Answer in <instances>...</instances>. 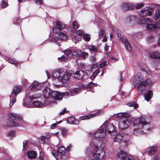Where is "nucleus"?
I'll return each mask as SVG.
<instances>
[{"instance_id": "nucleus-1", "label": "nucleus", "mask_w": 160, "mask_h": 160, "mask_svg": "<svg viewBox=\"0 0 160 160\" xmlns=\"http://www.w3.org/2000/svg\"><path fill=\"white\" fill-rule=\"evenodd\" d=\"M149 119L144 116L139 118H136L132 121V126L131 127V132L137 135L141 134L145 131H150L151 130L150 126Z\"/></svg>"}, {"instance_id": "nucleus-2", "label": "nucleus", "mask_w": 160, "mask_h": 160, "mask_svg": "<svg viewBox=\"0 0 160 160\" xmlns=\"http://www.w3.org/2000/svg\"><path fill=\"white\" fill-rule=\"evenodd\" d=\"M143 76L140 72H138L135 76L133 84L134 86L138 88V93L141 94L144 90L146 85H149L152 83V81L150 79H148L144 81Z\"/></svg>"}, {"instance_id": "nucleus-3", "label": "nucleus", "mask_w": 160, "mask_h": 160, "mask_svg": "<svg viewBox=\"0 0 160 160\" xmlns=\"http://www.w3.org/2000/svg\"><path fill=\"white\" fill-rule=\"evenodd\" d=\"M118 119L121 121L119 122V128L120 129L125 130L128 128L131 125V122L128 118L131 115L129 112H119L115 115Z\"/></svg>"}, {"instance_id": "nucleus-4", "label": "nucleus", "mask_w": 160, "mask_h": 160, "mask_svg": "<svg viewBox=\"0 0 160 160\" xmlns=\"http://www.w3.org/2000/svg\"><path fill=\"white\" fill-rule=\"evenodd\" d=\"M100 145L98 143L93 144V142H90V145L93 150V158L92 160H102L105 155V152L98 147Z\"/></svg>"}, {"instance_id": "nucleus-5", "label": "nucleus", "mask_w": 160, "mask_h": 160, "mask_svg": "<svg viewBox=\"0 0 160 160\" xmlns=\"http://www.w3.org/2000/svg\"><path fill=\"white\" fill-rule=\"evenodd\" d=\"M106 132L104 130L101 128L98 130L94 133L95 138L93 139L91 142H93V144L98 143V145H101V141L106 136Z\"/></svg>"}, {"instance_id": "nucleus-6", "label": "nucleus", "mask_w": 160, "mask_h": 160, "mask_svg": "<svg viewBox=\"0 0 160 160\" xmlns=\"http://www.w3.org/2000/svg\"><path fill=\"white\" fill-rule=\"evenodd\" d=\"M66 152V148L63 147H61L58 149V151L56 150H52L51 153L56 159L60 160Z\"/></svg>"}, {"instance_id": "nucleus-7", "label": "nucleus", "mask_w": 160, "mask_h": 160, "mask_svg": "<svg viewBox=\"0 0 160 160\" xmlns=\"http://www.w3.org/2000/svg\"><path fill=\"white\" fill-rule=\"evenodd\" d=\"M63 93L57 91H51V104L57 103V101L61 100L63 98Z\"/></svg>"}, {"instance_id": "nucleus-8", "label": "nucleus", "mask_w": 160, "mask_h": 160, "mask_svg": "<svg viewBox=\"0 0 160 160\" xmlns=\"http://www.w3.org/2000/svg\"><path fill=\"white\" fill-rule=\"evenodd\" d=\"M101 128L103 129L105 132L111 133L114 132L116 128L114 125L108 121H106L101 126Z\"/></svg>"}, {"instance_id": "nucleus-9", "label": "nucleus", "mask_w": 160, "mask_h": 160, "mask_svg": "<svg viewBox=\"0 0 160 160\" xmlns=\"http://www.w3.org/2000/svg\"><path fill=\"white\" fill-rule=\"evenodd\" d=\"M130 21L134 20L138 24H142L145 23H150L151 20L148 18H139L135 16H132L129 19Z\"/></svg>"}, {"instance_id": "nucleus-10", "label": "nucleus", "mask_w": 160, "mask_h": 160, "mask_svg": "<svg viewBox=\"0 0 160 160\" xmlns=\"http://www.w3.org/2000/svg\"><path fill=\"white\" fill-rule=\"evenodd\" d=\"M60 76L59 78V80L62 82H65L68 81L70 78L72 74V71H64L62 70V72H61Z\"/></svg>"}, {"instance_id": "nucleus-11", "label": "nucleus", "mask_w": 160, "mask_h": 160, "mask_svg": "<svg viewBox=\"0 0 160 160\" xmlns=\"http://www.w3.org/2000/svg\"><path fill=\"white\" fill-rule=\"evenodd\" d=\"M118 39L122 43L124 44L126 49L128 51H130L131 50V47L130 43L128 40L125 37H121V34L119 33H117Z\"/></svg>"}, {"instance_id": "nucleus-12", "label": "nucleus", "mask_w": 160, "mask_h": 160, "mask_svg": "<svg viewBox=\"0 0 160 160\" xmlns=\"http://www.w3.org/2000/svg\"><path fill=\"white\" fill-rule=\"evenodd\" d=\"M50 135L49 134H47L45 136H41L38 138L39 142L41 144L44 143L48 144L49 140Z\"/></svg>"}, {"instance_id": "nucleus-13", "label": "nucleus", "mask_w": 160, "mask_h": 160, "mask_svg": "<svg viewBox=\"0 0 160 160\" xmlns=\"http://www.w3.org/2000/svg\"><path fill=\"white\" fill-rule=\"evenodd\" d=\"M134 8L135 6L134 5L126 2L123 3L122 5V9L124 11L133 9Z\"/></svg>"}, {"instance_id": "nucleus-14", "label": "nucleus", "mask_w": 160, "mask_h": 160, "mask_svg": "<svg viewBox=\"0 0 160 160\" xmlns=\"http://www.w3.org/2000/svg\"><path fill=\"white\" fill-rule=\"evenodd\" d=\"M152 12L151 11H149L146 8L142 9L139 13L140 15L142 17H145L148 15H151Z\"/></svg>"}, {"instance_id": "nucleus-15", "label": "nucleus", "mask_w": 160, "mask_h": 160, "mask_svg": "<svg viewBox=\"0 0 160 160\" xmlns=\"http://www.w3.org/2000/svg\"><path fill=\"white\" fill-rule=\"evenodd\" d=\"M42 86V84L34 82L31 84V89L34 90H40L41 89Z\"/></svg>"}, {"instance_id": "nucleus-16", "label": "nucleus", "mask_w": 160, "mask_h": 160, "mask_svg": "<svg viewBox=\"0 0 160 160\" xmlns=\"http://www.w3.org/2000/svg\"><path fill=\"white\" fill-rule=\"evenodd\" d=\"M157 150V147L156 145L150 146L147 148V151L150 155L155 153Z\"/></svg>"}, {"instance_id": "nucleus-17", "label": "nucleus", "mask_w": 160, "mask_h": 160, "mask_svg": "<svg viewBox=\"0 0 160 160\" xmlns=\"http://www.w3.org/2000/svg\"><path fill=\"white\" fill-rule=\"evenodd\" d=\"M8 118L11 120H17L20 121L22 120V117L16 113H10L8 115Z\"/></svg>"}, {"instance_id": "nucleus-18", "label": "nucleus", "mask_w": 160, "mask_h": 160, "mask_svg": "<svg viewBox=\"0 0 160 160\" xmlns=\"http://www.w3.org/2000/svg\"><path fill=\"white\" fill-rule=\"evenodd\" d=\"M62 69H58L53 71L52 73V77L59 80V78H60L61 73V72H62Z\"/></svg>"}, {"instance_id": "nucleus-19", "label": "nucleus", "mask_w": 160, "mask_h": 160, "mask_svg": "<svg viewBox=\"0 0 160 160\" xmlns=\"http://www.w3.org/2000/svg\"><path fill=\"white\" fill-rule=\"evenodd\" d=\"M37 153L34 151L30 150L27 152V156L29 159H35L37 156Z\"/></svg>"}, {"instance_id": "nucleus-20", "label": "nucleus", "mask_w": 160, "mask_h": 160, "mask_svg": "<svg viewBox=\"0 0 160 160\" xmlns=\"http://www.w3.org/2000/svg\"><path fill=\"white\" fill-rule=\"evenodd\" d=\"M127 154L123 150H121L118 153V157L119 160H125Z\"/></svg>"}, {"instance_id": "nucleus-21", "label": "nucleus", "mask_w": 160, "mask_h": 160, "mask_svg": "<svg viewBox=\"0 0 160 160\" xmlns=\"http://www.w3.org/2000/svg\"><path fill=\"white\" fill-rule=\"evenodd\" d=\"M67 121L70 124L78 125L79 123V121L72 117L68 118L67 119Z\"/></svg>"}, {"instance_id": "nucleus-22", "label": "nucleus", "mask_w": 160, "mask_h": 160, "mask_svg": "<svg viewBox=\"0 0 160 160\" xmlns=\"http://www.w3.org/2000/svg\"><path fill=\"white\" fill-rule=\"evenodd\" d=\"M85 75V73L83 70H81L77 71L74 74L75 77L79 79H82Z\"/></svg>"}, {"instance_id": "nucleus-23", "label": "nucleus", "mask_w": 160, "mask_h": 160, "mask_svg": "<svg viewBox=\"0 0 160 160\" xmlns=\"http://www.w3.org/2000/svg\"><path fill=\"white\" fill-rule=\"evenodd\" d=\"M53 24L54 25L58 27L60 31L64 29L65 25L62 22L58 21H53Z\"/></svg>"}, {"instance_id": "nucleus-24", "label": "nucleus", "mask_w": 160, "mask_h": 160, "mask_svg": "<svg viewBox=\"0 0 160 160\" xmlns=\"http://www.w3.org/2000/svg\"><path fill=\"white\" fill-rule=\"evenodd\" d=\"M22 88L20 86H15L14 87L12 93L16 96L22 91Z\"/></svg>"}, {"instance_id": "nucleus-25", "label": "nucleus", "mask_w": 160, "mask_h": 160, "mask_svg": "<svg viewBox=\"0 0 160 160\" xmlns=\"http://www.w3.org/2000/svg\"><path fill=\"white\" fill-rule=\"evenodd\" d=\"M82 51L79 49L72 50V55L76 58L81 57Z\"/></svg>"}, {"instance_id": "nucleus-26", "label": "nucleus", "mask_w": 160, "mask_h": 160, "mask_svg": "<svg viewBox=\"0 0 160 160\" xmlns=\"http://www.w3.org/2000/svg\"><path fill=\"white\" fill-rule=\"evenodd\" d=\"M153 95L152 92L151 91H148L147 93L144 95L145 99L147 101H149L152 98Z\"/></svg>"}, {"instance_id": "nucleus-27", "label": "nucleus", "mask_w": 160, "mask_h": 160, "mask_svg": "<svg viewBox=\"0 0 160 160\" xmlns=\"http://www.w3.org/2000/svg\"><path fill=\"white\" fill-rule=\"evenodd\" d=\"M43 95L45 98H48L50 96V89L48 87L46 88L43 91Z\"/></svg>"}, {"instance_id": "nucleus-28", "label": "nucleus", "mask_w": 160, "mask_h": 160, "mask_svg": "<svg viewBox=\"0 0 160 160\" xmlns=\"http://www.w3.org/2000/svg\"><path fill=\"white\" fill-rule=\"evenodd\" d=\"M123 138V134L119 133L115 137L113 141L114 142H119Z\"/></svg>"}, {"instance_id": "nucleus-29", "label": "nucleus", "mask_w": 160, "mask_h": 160, "mask_svg": "<svg viewBox=\"0 0 160 160\" xmlns=\"http://www.w3.org/2000/svg\"><path fill=\"white\" fill-rule=\"evenodd\" d=\"M151 58L160 59V54L157 52H152L150 55Z\"/></svg>"}, {"instance_id": "nucleus-30", "label": "nucleus", "mask_w": 160, "mask_h": 160, "mask_svg": "<svg viewBox=\"0 0 160 160\" xmlns=\"http://www.w3.org/2000/svg\"><path fill=\"white\" fill-rule=\"evenodd\" d=\"M33 104L36 107L41 108L43 107L44 106L42 102L38 101H34L33 102Z\"/></svg>"}, {"instance_id": "nucleus-31", "label": "nucleus", "mask_w": 160, "mask_h": 160, "mask_svg": "<svg viewBox=\"0 0 160 160\" xmlns=\"http://www.w3.org/2000/svg\"><path fill=\"white\" fill-rule=\"evenodd\" d=\"M78 91L79 89L74 88L71 90L69 93L68 92H67V93L68 95H69L71 96H73L78 94Z\"/></svg>"}, {"instance_id": "nucleus-32", "label": "nucleus", "mask_w": 160, "mask_h": 160, "mask_svg": "<svg viewBox=\"0 0 160 160\" xmlns=\"http://www.w3.org/2000/svg\"><path fill=\"white\" fill-rule=\"evenodd\" d=\"M96 116V115L95 114H91L88 116L81 117L79 118V119L81 120H83L87 119H90L91 118L95 116Z\"/></svg>"}, {"instance_id": "nucleus-33", "label": "nucleus", "mask_w": 160, "mask_h": 160, "mask_svg": "<svg viewBox=\"0 0 160 160\" xmlns=\"http://www.w3.org/2000/svg\"><path fill=\"white\" fill-rule=\"evenodd\" d=\"M100 71L98 69H96L91 76V79L93 80L96 77L97 75L99 73Z\"/></svg>"}, {"instance_id": "nucleus-34", "label": "nucleus", "mask_w": 160, "mask_h": 160, "mask_svg": "<svg viewBox=\"0 0 160 160\" xmlns=\"http://www.w3.org/2000/svg\"><path fill=\"white\" fill-rule=\"evenodd\" d=\"M147 28L151 31H153L157 29L155 25L152 24H150L148 25Z\"/></svg>"}, {"instance_id": "nucleus-35", "label": "nucleus", "mask_w": 160, "mask_h": 160, "mask_svg": "<svg viewBox=\"0 0 160 160\" xmlns=\"http://www.w3.org/2000/svg\"><path fill=\"white\" fill-rule=\"evenodd\" d=\"M156 5L154 4L151 3L148 5L147 6L146 8L149 11H151L155 9Z\"/></svg>"}, {"instance_id": "nucleus-36", "label": "nucleus", "mask_w": 160, "mask_h": 160, "mask_svg": "<svg viewBox=\"0 0 160 160\" xmlns=\"http://www.w3.org/2000/svg\"><path fill=\"white\" fill-rule=\"evenodd\" d=\"M128 105L130 107H133L135 109L138 108V104L134 102H132L128 103Z\"/></svg>"}, {"instance_id": "nucleus-37", "label": "nucleus", "mask_w": 160, "mask_h": 160, "mask_svg": "<svg viewBox=\"0 0 160 160\" xmlns=\"http://www.w3.org/2000/svg\"><path fill=\"white\" fill-rule=\"evenodd\" d=\"M88 48L90 51L93 52H97L98 50L97 48L95 46L92 45H88Z\"/></svg>"}, {"instance_id": "nucleus-38", "label": "nucleus", "mask_w": 160, "mask_h": 160, "mask_svg": "<svg viewBox=\"0 0 160 160\" xmlns=\"http://www.w3.org/2000/svg\"><path fill=\"white\" fill-rule=\"evenodd\" d=\"M83 38L84 40L88 42L89 41L91 38L89 35L87 33L83 34Z\"/></svg>"}, {"instance_id": "nucleus-39", "label": "nucleus", "mask_w": 160, "mask_h": 160, "mask_svg": "<svg viewBox=\"0 0 160 160\" xmlns=\"http://www.w3.org/2000/svg\"><path fill=\"white\" fill-rule=\"evenodd\" d=\"M52 32L54 34H59L60 32L58 27L55 25H54V27L52 28Z\"/></svg>"}, {"instance_id": "nucleus-40", "label": "nucleus", "mask_w": 160, "mask_h": 160, "mask_svg": "<svg viewBox=\"0 0 160 160\" xmlns=\"http://www.w3.org/2000/svg\"><path fill=\"white\" fill-rule=\"evenodd\" d=\"M160 10L159 9H157L154 15V19L155 20H156L160 18Z\"/></svg>"}, {"instance_id": "nucleus-41", "label": "nucleus", "mask_w": 160, "mask_h": 160, "mask_svg": "<svg viewBox=\"0 0 160 160\" xmlns=\"http://www.w3.org/2000/svg\"><path fill=\"white\" fill-rule=\"evenodd\" d=\"M59 38L62 40H65L67 38V35L63 32H61L60 33Z\"/></svg>"}, {"instance_id": "nucleus-42", "label": "nucleus", "mask_w": 160, "mask_h": 160, "mask_svg": "<svg viewBox=\"0 0 160 160\" xmlns=\"http://www.w3.org/2000/svg\"><path fill=\"white\" fill-rule=\"evenodd\" d=\"M58 60L59 62H62L67 61V58L65 56L62 55L61 57L58 58Z\"/></svg>"}, {"instance_id": "nucleus-43", "label": "nucleus", "mask_w": 160, "mask_h": 160, "mask_svg": "<svg viewBox=\"0 0 160 160\" xmlns=\"http://www.w3.org/2000/svg\"><path fill=\"white\" fill-rule=\"evenodd\" d=\"M125 160H136V159L132 155L127 154Z\"/></svg>"}, {"instance_id": "nucleus-44", "label": "nucleus", "mask_w": 160, "mask_h": 160, "mask_svg": "<svg viewBox=\"0 0 160 160\" xmlns=\"http://www.w3.org/2000/svg\"><path fill=\"white\" fill-rule=\"evenodd\" d=\"M72 50L69 49L66 50L64 51V53L67 57H69L70 55H71V56H72Z\"/></svg>"}, {"instance_id": "nucleus-45", "label": "nucleus", "mask_w": 160, "mask_h": 160, "mask_svg": "<svg viewBox=\"0 0 160 160\" xmlns=\"http://www.w3.org/2000/svg\"><path fill=\"white\" fill-rule=\"evenodd\" d=\"M8 62L11 64H13L15 65L18 64V63L15 60L12 58H9L8 60Z\"/></svg>"}, {"instance_id": "nucleus-46", "label": "nucleus", "mask_w": 160, "mask_h": 160, "mask_svg": "<svg viewBox=\"0 0 160 160\" xmlns=\"http://www.w3.org/2000/svg\"><path fill=\"white\" fill-rule=\"evenodd\" d=\"M52 40L51 41L55 42V44L58 45V46L60 45V43L57 41L58 40V38L55 36H53L52 37Z\"/></svg>"}, {"instance_id": "nucleus-47", "label": "nucleus", "mask_w": 160, "mask_h": 160, "mask_svg": "<svg viewBox=\"0 0 160 160\" xmlns=\"http://www.w3.org/2000/svg\"><path fill=\"white\" fill-rule=\"evenodd\" d=\"M62 122L61 121H60L59 122H56L55 123L52 124L51 125V128L52 129L55 128L56 127L57 125L61 123Z\"/></svg>"}, {"instance_id": "nucleus-48", "label": "nucleus", "mask_w": 160, "mask_h": 160, "mask_svg": "<svg viewBox=\"0 0 160 160\" xmlns=\"http://www.w3.org/2000/svg\"><path fill=\"white\" fill-rule=\"evenodd\" d=\"M96 86L97 84L96 83H94L92 82H91L88 84L87 88H91L93 87Z\"/></svg>"}, {"instance_id": "nucleus-49", "label": "nucleus", "mask_w": 160, "mask_h": 160, "mask_svg": "<svg viewBox=\"0 0 160 160\" xmlns=\"http://www.w3.org/2000/svg\"><path fill=\"white\" fill-rule=\"evenodd\" d=\"M88 56V53L87 52H82V54H81V57L83 59H86L87 58Z\"/></svg>"}, {"instance_id": "nucleus-50", "label": "nucleus", "mask_w": 160, "mask_h": 160, "mask_svg": "<svg viewBox=\"0 0 160 160\" xmlns=\"http://www.w3.org/2000/svg\"><path fill=\"white\" fill-rule=\"evenodd\" d=\"M75 33L79 36H81L84 34V32L81 30H76L75 31Z\"/></svg>"}, {"instance_id": "nucleus-51", "label": "nucleus", "mask_w": 160, "mask_h": 160, "mask_svg": "<svg viewBox=\"0 0 160 160\" xmlns=\"http://www.w3.org/2000/svg\"><path fill=\"white\" fill-rule=\"evenodd\" d=\"M6 0H2L1 6L2 8H5L8 6V4L6 2Z\"/></svg>"}, {"instance_id": "nucleus-52", "label": "nucleus", "mask_w": 160, "mask_h": 160, "mask_svg": "<svg viewBox=\"0 0 160 160\" xmlns=\"http://www.w3.org/2000/svg\"><path fill=\"white\" fill-rule=\"evenodd\" d=\"M23 105L24 106L31 108L32 107V106L30 104V103L29 102H25L24 101V103L23 104Z\"/></svg>"}, {"instance_id": "nucleus-53", "label": "nucleus", "mask_w": 160, "mask_h": 160, "mask_svg": "<svg viewBox=\"0 0 160 160\" xmlns=\"http://www.w3.org/2000/svg\"><path fill=\"white\" fill-rule=\"evenodd\" d=\"M72 25L73 28L75 29H78L79 28L78 24L76 21H74L73 22Z\"/></svg>"}, {"instance_id": "nucleus-54", "label": "nucleus", "mask_w": 160, "mask_h": 160, "mask_svg": "<svg viewBox=\"0 0 160 160\" xmlns=\"http://www.w3.org/2000/svg\"><path fill=\"white\" fill-rule=\"evenodd\" d=\"M43 152H40L39 158L37 160H43Z\"/></svg>"}, {"instance_id": "nucleus-55", "label": "nucleus", "mask_w": 160, "mask_h": 160, "mask_svg": "<svg viewBox=\"0 0 160 160\" xmlns=\"http://www.w3.org/2000/svg\"><path fill=\"white\" fill-rule=\"evenodd\" d=\"M107 62L106 61H104L101 62L100 65L99 67L100 68H102L107 65Z\"/></svg>"}, {"instance_id": "nucleus-56", "label": "nucleus", "mask_w": 160, "mask_h": 160, "mask_svg": "<svg viewBox=\"0 0 160 160\" xmlns=\"http://www.w3.org/2000/svg\"><path fill=\"white\" fill-rule=\"evenodd\" d=\"M8 135L9 137L12 138L15 136V132L14 131H12L10 132L8 134Z\"/></svg>"}, {"instance_id": "nucleus-57", "label": "nucleus", "mask_w": 160, "mask_h": 160, "mask_svg": "<svg viewBox=\"0 0 160 160\" xmlns=\"http://www.w3.org/2000/svg\"><path fill=\"white\" fill-rule=\"evenodd\" d=\"M144 6V4L143 3H138L137 5L136 8L137 9H139L142 8Z\"/></svg>"}, {"instance_id": "nucleus-58", "label": "nucleus", "mask_w": 160, "mask_h": 160, "mask_svg": "<svg viewBox=\"0 0 160 160\" xmlns=\"http://www.w3.org/2000/svg\"><path fill=\"white\" fill-rule=\"evenodd\" d=\"M67 133V130L65 128L62 129V136H64L66 135Z\"/></svg>"}, {"instance_id": "nucleus-59", "label": "nucleus", "mask_w": 160, "mask_h": 160, "mask_svg": "<svg viewBox=\"0 0 160 160\" xmlns=\"http://www.w3.org/2000/svg\"><path fill=\"white\" fill-rule=\"evenodd\" d=\"M16 100L14 98L13 100H12L11 102L9 104V106H10V108L11 107L13 104L16 102Z\"/></svg>"}, {"instance_id": "nucleus-60", "label": "nucleus", "mask_w": 160, "mask_h": 160, "mask_svg": "<svg viewBox=\"0 0 160 160\" xmlns=\"http://www.w3.org/2000/svg\"><path fill=\"white\" fill-rule=\"evenodd\" d=\"M153 38L154 37L152 36H150L148 37L147 39L148 41L151 42L152 41Z\"/></svg>"}, {"instance_id": "nucleus-61", "label": "nucleus", "mask_w": 160, "mask_h": 160, "mask_svg": "<svg viewBox=\"0 0 160 160\" xmlns=\"http://www.w3.org/2000/svg\"><path fill=\"white\" fill-rule=\"evenodd\" d=\"M92 72V71L91 69H88L87 70L85 71V73L88 76L90 74L91 72Z\"/></svg>"}, {"instance_id": "nucleus-62", "label": "nucleus", "mask_w": 160, "mask_h": 160, "mask_svg": "<svg viewBox=\"0 0 160 160\" xmlns=\"http://www.w3.org/2000/svg\"><path fill=\"white\" fill-rule=\"evenodd\" d=\"M155 26L157 29H159L160 28V20L159 21L155 24Z\"/></svg>"}, {"instance_id": "nucleus-63", "label": "nucleus", "mask_w": 160, "mask_h": 160, "mask_svg": "<svg viewBox=\"0 0 160 160\" xmlns=\"http://www.w3.org/2000/svg\"><path fill=\"white\" fill-rule=\"evenodd\" d=\"M68 111L66 110L65 108H64L63 110L59 112V114L60 115H63L65 113H67Z\"/></svg>"}, {"instance_id": "nucleus-64", "label": "nucleus", "mask_w": 160, "mask_h": 160, "mask_svg": "<svg viewBox=\"0 0 160 160\" xmlns=\"http://www.w3.org/2000/svg\"><path fill=\"white\" fill-rule=\"evenodd\" d=\"M104 33V31L102 30V29H100V31L99 33V36H101L102 37H103Z\"/></svg>"}]
</instances>
